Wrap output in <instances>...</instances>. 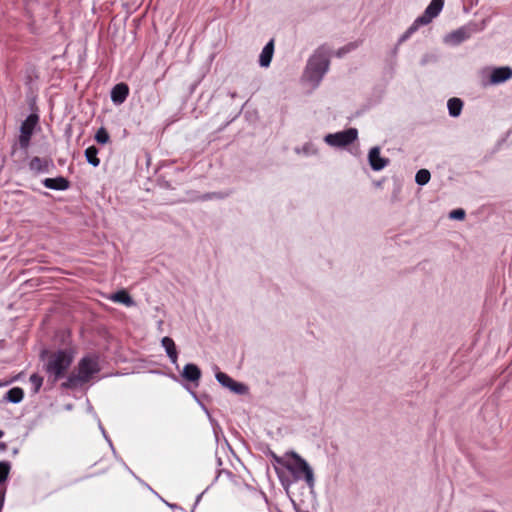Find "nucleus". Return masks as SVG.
<instances>
[{"label":"nucleus","instance_id":"obj_23","mask_svg":"<svg viewBox=\"0 0 512 512\" xmlns=\"http://www.w3.org/2000/svg\"><path fill=\"white\" fill-rule=\"evenodd\" d=\"M95 140L99 144H106V143L109 142L110 136H109V133L107 132V130L104 127H101V128L98 129V131L95 134Z\"/></svg>","mask_w":512,"mask_h":512},{"label":"nucleus","instance_id":"obj_13","mask_svg":"<svg viewBox=\"0 0 512 512\" xmlns=\"http://www.w3.org/2000/svg\"><path fill=\"white\" fill-rule=\"evenodd\" d=\"M274 53V40L271 39L263 48L260 57L259 63L262 67H268L271 63L272 56Z\"/></svg>","mask_w":512,"mask_h":512},{"label":"nucleus","instance_id":"obj_2","mask_svg":"<svg viewBox=\"0 0 512 512\" xmlns=\"http://www.w3.org/2000/svg\"><path fill=\"white\" fill-rule=\"evenodd\" d=\"M330 50L326 46L319 47L309 59L308 72L311 80L319 82L329 69Z\"/></svg>","mask_w":512,"mask_h":512},{"label":"nucleus","instance_id":"obj_24","mask_svg":"<svg viewBox=\"0 0 512 512\" xmlns=\"http://www.w3.org/2000/svg\"><path fill=\"white\" fill-rule=\"evenodd\" d=\"M11 465L7 461L0 462V484H3L9 475Z\"/></svg>","mask_w":512,"mask_h":512},{"label":"nucleus","instance_id":"obj_7","mask_svg":"<svg viewBox=\"0 0 512 512\" xmlns=\"http://www.w3.org/2000/svg\"><path fill=\"white\" fill-rule=\"evenodd\" d=\"M39 122V117L37 114H30L21 124L20 127V135H19V145L22 149L26 150L31 141V137Z\"/></svg>","mask_w":512,"mask_h":512},{"label":"nucleus","instance_id":"obj_3","mask_svg":"<svg viewBox=\"0 0 512 512\" xmlns=\"http://www.w3.org/2000/svg\"><path fill=\"white\" fill-rule=\"evenodd\" d=\"M444 5V0H432L423 15L416 18L412 25L404 32L399 39V44L405 42L414 34L420 26L429 24L436 17Z\"/></svg>","mask_w":512,"mask_h":512},{"label":"nucleus","instance_id":"obj_15","mask_svg":"<svg viewBox=\"0 0 512 512\" xmlns=\"http://www.w3.org/2000/svg\"><path fill=\"white\" fill-rule=\"evenodd\" d=\"M49 162L46 159L38 156L33 157L29 162V168L35 173H40L48 170Z\"/></svg>","mask_w":512,"mask_h":512},{"label":"nucleus","instance_id":"obj_18","mask_svg":"<svg viewBox=\"0 0 512 512\" xmlns=\"http://www.w3.org/2000/svg\"><path fill=\"white\" fill-rule=\"evenodd\" d=\"M447 106L449 114L453 117H457L461 113L463 102L461 99L454 97L448 100Z\"/></svg>","mask_w":512,"mask_h":512},{"label":"nucleus","instance_id":"obj_22","mask_svg":"<svg viewBox=\"0 0 512 512\" xmlns=\"http://www.w3.org/2000/svg\"><path fill=\"white\" fill-rule=\"evenodd\" d=\"M430 172L426 169H421L416 173L415 180L419 185H425L430 180Z\"/></svg>","mask_w":512,"mask_h":512},{"label":"nucleus","instance_id":"obj_17","mask_svg":"<svg viewBox=\"0 0 512 512\" xmlns=\"http://www.w3.org/2000/svg\"><path fill=\"white\" fill-rule=\"evenodd\" d=\"M162 345L171 361L175 363L177 361V351L174 341L170 337H164L162 339Z\"/></svg>","mask_w":512,"mask_h":512},{"label":"nucleus","instance_id":"obj_9","mask_svg":"<svg viewBox=\"0 0 512 512\" xmlns=\"http://www.w3.org/2000/svg\"><path fill=\"white\" fill-rule=\"evenodd\" d=\"M42 183L46 188L52 190H67L70 187V181L63 176L46 178Z\"/></svg>","mask_w":512,"mask_h":512},{"label":"nucleus","instance_id":"obj_28","mask_svg":"<svg viewBox=\"0 0 512 512\" xmlns=\"http://www.w3.org/2000/svg\"><path fill=\"white\" fill-rule=\"evenodd\" d=\"M354 45L353 44H348L342 48H340L337 52H336V56L337 57H342L344 54L350 52L352 49H354Z\"/></svg>","mask_w":512,"mask_h":512},{"label":"nucleus","instance_id":"obj_19","mask_svg":"<svg viewBox=\"0 0 512 512\" xmlns=\"http://www.w3.org/2000/svg\"><path fill=\"white\" fill-rule=\"evenodd\" d=\"M24 398V391L20 387L11 388L5 396V399L11 403H19Z\"/></svg>","mask_w":512,"mask_h":512},{"label":"nucleus","instance_id":"obj_25","mask_svg":"<svg viewBox=\"0 0 512 512\" xmlns=\"http://www.w3.org/2000/svg\"><path fill=\"white\" fill-rule=\"evenodd\" d=\"M80 382L79 379H78V374L77 375H70L67 379V381H65L63 384H62V387L64 388H73L77 385V383Z\"/></svg>","mask_w":512,"mask_h":512},{"label":"nucleus","instance_id":"obj_6","mask_svg":"<svg viewBox=\"0 0 512 512\" xmlns=\"http://www.w3.org/2000/svg\"><path fill=\"white\" fill-rule=\"evenodd\" d=\"M99 371L100 367L97 357L86 356L78 363V379L81 383H87Z\"/></svg>","mask_w":512,"mask_h":512},{"label":"nucleus","instance_id":"obj_1","mask_svg":"<svg viewBox=\"0 0 512 512\" xmlns=\"http://www.w3.org/2000/svg\"><path fill=\"white\" fill-rule=\"evenodd\" d=\"M73 358V353L66 349L52 352L48 356L45 369L52 383H56L66 375Z\"/></svg>","mask_w":512,"mask_h":512},{"label":"nucleus","instance_id":"obj_5","mask_svg":"<svg viewBox=\"0 0 512 512\" xmlns=\"http://www.w3.org/2000/svg\"><path fill=\"white\" fill-rule=\"evenodd\" d=\"M358 137V131L356 128H349L344 131H340L325 136V142L334 147H346L353 143Z\"/></svg>","mask_w":512,"mask_h":512},{"label":"nucleus","instance_id":"obj_30","mask_svg":"<svg viewBox=\"0 0 512 512\" xmlns=\"http://www.w3.org/2000/svg\"><path fill=\"white\" fill-rule=\"evenodd\" d=\"M274 459H275V461H276L277 463H279V464H281V465H283V466L285 467V463H286V461H284L282 458L277 457V456H274Z\"/></svg>","mask_w":512,"mask_h":512},{"label":"nucleus","instance_id":"obj_11","mask_svg":"<svg viewBox=\"0 0 512 512\" xmlns=\"http://www.w3.org/2000/svg\"><path fill=\"white\" fill-rule=\"evenodd\" d=\"M129 94V87L125 83L116 84L111 91V99L115 104L123 103Z\"/></svg>","mask_w":512,"mask_h":512},{"label":"nucleus","instance_id":"obj_4","mask_svg":"<svg viewBox=\"0 0 512 512\" xmlns=\"http://www.w3.org/2000/svg\"><path fill=\"white\" fill-rule=\"evenodd\" d=\"M290 456L292 460L286 461L285 468L289 470L296 479L304 478L308 486L313 487L314 475L308 463L295 452H291Z\"/></svg>","mask_w":512,"mask_h":512},{"label":"nucleus","instance_id":"obj_26","mask_svg":"<svg viewBox=\"0 0 512 512\" xmlns=\"http://www.w3.org/2000/svg\"><path fill=\"white\" fill-rule=\"evenodd\" d=\"M30 382L35 386V391H39L43 383V378L37 374H32L29 378Z\"/></svg>","mask_w":512,"mask_h":512},{"label":"nucleus","instance_id":"obj_20","mask_svg":"<svg viewBox=\"0 0 512 512\" xmlns=\"http://www.w3.org/2000/svg\"><path fill=\"white\" fill-rule=\"evenodd\" d=\"M98 149L95 146H89L85 150V157L92 166L97 167L100 164V159L98 158Z\"/></svg>","mask_w":512,"mask_h":512},{"label":"nucleus","instance_id":"obj_12","mask_svg":"<svg viewBox=\"0 0 512 512\" xmlns=\"http://www.w3.org/2000/svg\"><path fill=\"white\" fill-rule=\"evenodd\" d=\"M512 77V69L509 67H500L493 70L491 73L490 81L493 84H498L509 80Z\"/></svg>","mask_w":512,"mask_h":512},{"label":"nucleus","instance_id":"obj_8","mask_svg":"<svg viewBox=\"0 0 512 512\" xmlns=\"http://www.w3.org/2000/svg\"><path fill=\"white\" fill-rule=\"evenodd\" d=\"M368 160H369V164H370L371 168L374 171L382 170L389 163V159L381 157V155H380V148L379 147H373L369 151Z\"/></svg>","mask_w":512,"mask_h":512},{"label":"nucleus","instance_id":"obj_10","mask_svg":"<svg viewBox=\"0 0 512 512\" xmlns=\"http://www.w3.org/2000/svg\"><path fill=\"white\" fill-rule=\"evenodd\" d=\"M216 379L221 385L229 388L234 392L242 393L244 390V386L242 384L235 382L231 377L223 372H217Z\"/></svg>","mask_w":512,"mask_h":512},{"label":"nucleus","instance_id":"obj_16","mask_svg":"<svg viewBox=\"0 0 512 512\" xmlns=\"http://www.w3.org/2000/svg\"><path fill=\"white\" fill-rule=\"evenodd\" d=\"M110 299L114 302L122 303L128 307H130L134 304L132 297L125 290H120V291L114 293Z\"/></svg>","mask_w":512,"mask_h":512},{"label":"nucleus","instance_id":"obj_31","mask_svg":"<svg viewBox=\"0 0 512 512\" xmlns=\"http://www.w3.org/2000/svg\"><path fill=\"white\" fill-rule=\"evenodd\" d=\"M4 435V432L2 430H0V438H2Z\"/></svg>","mask_w":512,"mask_h":512},{"label":"nucleus","instance_id":"obj_21","mask_svg":"<svg viewBox=\"0 0 512 512\" xmlns=\"http://www.w3.org/2000/svg\"><path fill=\"white\" fill-rule=\"evenodd\" d=\"M468 37L464 29H458L449 35V39L452 43L458 44L464 41Z\"/></svg>","mask_w":512,"mask_h":512},{"label":"nucleus","instance_id":"obj_29","mask_svg":"<svg viewBox=\"0 0 512 512\" xmlns=\"http://www.w3.org/2000/svg\"><path fill=\"white\" fill-rule=\"evenodd\" d=\"M4 499H5V488L4 487H0V510L3 507Z\"/></svg>","mask_w":512,"mask_h":512},{"label":"nucleus","instance_id":"obj_27","mask_svg":"<svg viewBox=\"0 0 512 512\" xmlns=\"http://www.w3.org/2000/svg\"><path fill=\"white\" fill-rule=\"evenodd\" d=\"M451 219L463 220L465 218V211L463 209L452 210L449 214Z\"/></svg>","mask_w":512,"mask_h":512},{"label":"nucleus","instance_id":"obj_14","mask_svg":"<svg viewBox=\"0 0 512 512\" xmlns=\"http://www.w3.org/2000/svg\"><path fill=\"white\" fill-rule=\"evenodd\" d=\"M182 375L186 380L196 382L201 377V371L195 364H187L183 369Z\"/></svg>","mask_w":512,"mask_h":512}]
</instances>
